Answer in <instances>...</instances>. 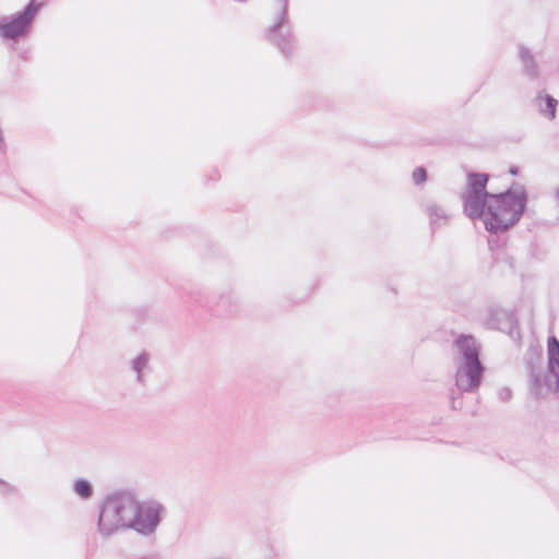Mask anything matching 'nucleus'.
<instances>
[{
	"mask_svg": "<svg viewBox=\"0 0 559 559\" xmlns=\"http://www.w3.org/2000/svg\"><path fill=\"white\" fill-rule=\"evenodd\" d=\"M555 195H556V199L559 201V187L556 189Z\"/></svg>",
	"mask_w": 559,
	"mask_h": 559,
	"instance_id": "obj_29",
	"label": "nucleus"
},
{
	"mask_svg": "<svg viewBox=\"0 0 559 559\" xmlns=\"http://www.w3.org/2000/svg\"><path fill=\"white\" fill-rule=\"evenodd\" d=\"M191 297L205 307L212 309L217 317H228L238 312L239 304L233 293L222 294L219 296H203L201 292L192 293Z\"/></svg>",
	"mask_w": 559,
	"mask_h": 559,
	"instance_id": "obj_8",
	"label": "nucleus"
},
{
	"mask_svg": "<svg viewBox=\"0 0 559 559\" xmlns=\"http://www.w3.org/2000/svg\"><path fill=\"white\" fill-rule=\"evenodd\" d=\"M44 2L29 0L19 12L0 19V37L4 40H20L29 36L33 24L44 7Z\"/></svg>",
	"mask_w": 559,
	"mask_h": 559,
	"instance_id": "obj_5",
	"label": "nucleus"
},
{
	"mask_svg": "<svg viewBox=\"0 0 559 559\" xmlns=\"http://www.w3.org/2000/svg\"><path fill=\"white\" fill-rule=\"evenodd\" d=\"M489 248L492 249L493 246H496V242L492 239L488 240Z\"/></svg>",
	"mask_w": 559,
	"mask_h": 559,
	"instance_id": "obj_28",
	"label": "nucleus"
},
{
	"mask_svg": "<svg viewBox=\"0 0 559 559\" xmlns=\"http://www.w3.org/2000/svg\"><path fill=\"white\" fill-rule=\"evenodd\" d=\"M489 248L492 249L493 246H496V242L492 239L488 240Z\"/></svg>",
	"mask_w": 559,
	"mask_h": 559,
	"instance_id": "obj_27",
	"label": "nucleus"
},
{
	"mask_svg": "<svg viewBox=\"0 0 559 559\" xmlns=\"http://www.w3.org/2000/svg\"><path fill=\"white\" fill-rule=\"evenodd\" d=\"M281 10L275 22L265 29V39L276 47L285 58H289L296 48V38L288 20V0H277Z\"/></svg>",
	"mask_w": 559,
	"mask_h": 559,
	"instance_id": "obj_7",
	"label": "nucleus"
},
{
	"mask_svg": "<svg viewBox=\"0 0 559 559\" xmlns=\"http://www.w3.org/2000/svg\"><path fill=\"white\" fill-rule=\"evenodd\" d=\"M519 58L522 62L523 73L532 81L537 80L539 78V67L531 50L521 45L519 47Z\"/></svg>",
	"mask_w": 559,
	"mask_h": 559,
	"instance_id": "obj_12",
	"label": "nucleus"
},
{
	"mask_svg": "<svg viewBox=\"0 0 559 559\" xmlns=\"http://www.w3.org/2000/svg\"><path fill=\"white\" fill-rule=\"evenodd\" d=\"M543 382L546 394L549 391L559 394V369L555 368L552 371H550L547 368V374L544 377Z\"/></svg>",
	"mask_w": 559,
	"mask_h": 559,
	"instance_id": "obj_16",
	"label": "nucleus"
},
{
	"mask_svg": "<svg viewBox=\"0 0 559 559\" xmlns=\"http://www.w3.org/2000/svg\"><path fill=\"white\" fill-rule=\"evenodd\" d=\"M509 174H510L511 176H519V175H520V167H519V166H514V165H513V166H511V167L509 168Z\"/></svg>",
	"mask_w": 559,
	"mask_h": 559,
	"instance_id": "obj_22",
	"label": "nucleus"
},
{
	"mask_svg": "<svg viewBox=\"0 0 559 559\" xmlns=\"http://www.w3.org/2000/svg\"><path fill=\"white\" fill-rule=\"evenodd\" d=\"M133 559H159V555L158 554H152V555H147V556L135 557Z\"/></svg>",
	"mask_w": 559,
	"mask_h": 559,
	"instance_id": "obj_23",
	"label": "nucleus"
},
{
	"mask_svg": "<svg viewBox=\"0 0 559 559\" xmlns=\"http://www.w3.org/2000/svg\"><path fill=\"white\" fill-rule=\"evenodd\" d=\"M166 513L165 506L157 500L139 502L134 498V508H132L131 516L128 518L124 526L142 536H151L155 534Z\"/></svg>",
	"mask_w": 559,
	"mask_h": 559,
	"instance_id": "obj_6",
	"label": "nucleus"
},
{
	"mask_svg": "<svg viewBox=\"0 0 559 559\" xmlns=\"http://www.w3.org/2000/svg\"><path fill=\"white\" fill-rule=\"evenodd\" d=\"M504 261H506V263H508L511 267H513V266H514V265H513V259H512L511 257L506 255V257H504Z\"/></svg>",
	"mask_w": 559,
	"mask_h": 559,
	"instance_id": "obj_25",
	"label": "nucleus"
},
{
	"mask_svg": "<svg viewBox=\"0 0 559 559\" xmlns=\"http://www.w3.org/2000/svg\"><path fill=\"white\" fill-rule=\"evenodd\" d=\"M150 355L146 352H142L132 360V369L136 373V381L139 383L144 382L143 370L148 366Z\"/></svg>",
	"mask_w": 559,
	"mask_h": 559,
	"instance_id": "obj_14",
	"label": "nucleus"
},
{
	"mask_svg": "<svg viewBox=\"0 0 559 559\" xmlns=\"http://www.w3.org/2000/svg\"><path fill=\"white\" fill-rule=\"evenodd\" d=\"M533 102L540 115L550 120L556 118L558 100L552 95L542 90L536 94Z\"/></svg>",
	"mask_w": 559,
	"mask_h": 559,
	"instance_id": "obj_11",
	"label": "nucleus"
},
{
	"mask_svg": "<svg viewBox=\"0 0 559 559\" xmlns=\"http://www.w3.org/2000/svg\"><path fill=\"white\" fill-rule=\"evenodd\" d=\"M428 215L431 219V224H436L438 219L447 221L448 216L442 206L438 204H430L427 207Z\"/></svg>",
	"mask_w": 559,
	"mask_h": 559,
	"instance_id": "obj_17",
	"label": "nucleus"
},
{
	"mask_svg": "<svg viewBox=\"0 0 559 559\" xmlns=\"http://www.w3.org/2000/svg\"><path fill=\"white\" fill-rule=\"evenodd\" d=\"M547 368L559 369V341L555 335L548 337L547 341Z\"/></svg>",
	"mask_w": 559,
	"mask_h": 559,
	"instance_id": "obj_13",
	"label": "nucleus"
},
{
	"mask_svg": "<svg viewBox=\"0 0 559 559\" xmlns=\"http://www.w3.org/2000/svg\"><path fill=\"white\" fill-rule=\"evenodd\" d=\"M134 495L128 490L115 491L105 497L99 512L97 527L98 532L108 537L119 528H126L128 518L134 508Z\"/></svg>",
	"mask_w": 559,
	"mask_h": 559,
	"instance_id": "obj_3",
	"label": "nucleus"
},
{
	"mask_svg": "<svg viewBox=\"0 0 559 559\" xmlns=\"http://www.w3.org/2000/svg\"><path fill=\"white\" fill-rule=\"evenodd\" d=\"M461 362L455 371V385L459 393H475L484 379L485 366L481 364L480 349L473 335L461 334L454 341Z\"/></svg>",
	"mask_w": 559,
	"mask_h": 559,
	"instance_id": "obj_2",
	"label": "nucleus"
},
{
	"mask_svg": "<svg viewBox=\"0 0 559 559\" xmlns=\"http://www.w3.org/2000/svg\"><path fill=\"white\" fill-rule=\"evenodd\" d=\"M490 176L487 173L469 171L467 174L466 190L461 194L463 213L472 221L479 219L486 214L489 195L493 192L487 190Z\"/></svg>",
	"mask_w": 559,
	"mask_h": 559,
	"instance_id": "obj_4",
	"label": "nucleus"
},
{
	"mask_svg": "<svg viewBox=\"0 0 559 559\" xmlns=\"http://www.w3.org/2000/svg\"><path fill=\"white\" fill-rule=\"evenodd\" d=\"M498 397L501 402H508L512 397V391L510 388H501L498 391Z\"/></svg>",
	"mask_w": 559,
	"mask_h": 559,
	"instance_id": "obj_21",
	"label": "nucleus"
},
{
	"mask_svg": "<svg viewBox=\"0 0 559 559\" xmlns=\"http://www.w3.org/2000/svg\"><path fill=\"white\" fill-rule=\"evenodd\" d=\"M17 492V489L11 484L0 479V493L4 497L14 495Z\"/></svg>",
	"mask_w": 559,
	"mask_h": 559,
	"instance_id": "obj_20",
	"label": "nucleus"
},
{
	"mask_svg": "<svg viewBox=\"0 0 559 559\" xmlns=\"http://www.w3.org/2000/svg\"><path fill=\"white\" fill-rule=\"evenodd\" d=\"M527 202L526 188L514 181L507 190L489 195L486 214L479 221L489 234H503L520 222L527 210Z\"/></svg>",
	"mask_w": 559,
	"mask_h": 559,
	"instance_id": "obj_1",
	"label": "nucleus"
},
{
	"mask_svg": "<svg viewBox=\"0 0 559 559\" xmlns=\"http://www.w3.org/2000/svg\"><path fill=\"white\" fill-rule=\"evenodd\" d=\"M73 491L84 500L92 498L94 493L93 485L84 478H78L74 480Z\"/></svg>",
	"mask_w": 559,
	"mask_h": 559,
	"instance_id": "obj_15",
	"label": "nucleus"
},
{
	"mask_svg": "<svg viewBox=\"0 0 559 559\" xmlns=\"http://www.w3.org/2000/svg\"><path fill=\"white\" fill-rule=\"evenodd\" d=\"M540 359V355H538L535 359H526V369L530 378L528 392L530 395L536 401L546 397V391L544 389L543 382L545 376H543Z\"/></svg>",
	"mask_w": 559,
	"mask_h": 559,
	"instance_id": "obj_10",
	"label": "nucleus"
},
{
	"mask_svg": "<svg viewBox=\"0 0 559 559\" xmlns=\"http://www.w3.org/2000/svg\"><path fill=\"white\" fill-rule=\"evenodd\" d=\"M464 392L459 393L457 386L454 384V388L450 390V402L451 408L454 411L461 409L463 406L462 394Z\"/></svg>",
	"mask_w": 559,
	"mask_h": 559,
	"instance_id": "obj_18",
	"label": "nucleus"
},
{
	"mask_svg": "<svg viewBox=\"0 0 559 559\" xmlns=\"http://www.w3.org/2000/svg\"><path fill=\"white\" fill-rule=\"evenodd\" d=\"M427 178L428 173L424 166H418L413 170L412 179L416 186L423 185Z\"/></svg>",
	"mask_w": 559,
	"mask_h": 559,
	"instance_id": "obj_19",
	"label": "nucleus"
},
{
	"mask_svg": "<svg viewBox=\"0 0 559 559\" xmlns=\"http://www.w3.org/2000/svg\"><path fill=\"white\" fill-rule=\"evenodd\" d=\"M19 57L22 58L23 60H27L28 59V50L19 51Z\"/></svg>",
	"mask_w": 559,
	"mask_h": 559,
	"instance_id": "obj_24",
	"label": "nucleus"
},
{
	"mask_svg": "<svg viewBox=\"0 0 559 559\" xmlns=\"http://www.w3.org/2000/svg\"><path fill=\"white\" fill-rule=\"evenodd\" d=\"M219 177L218 171L214 170L213 174L210 176L211 180H216Z\"/></svg>",
	"mask_w": 559,
	"mask_h": 559,
	"instance_id": "obj_26",
	"label": "nucleus"
},
{
	"mask_svg": "<svg viewBox=\"0 0 559 559\" xmlns=\"http://www.w3.org/2000/svg\"><path fill=\"white\" fill-rule=\"evenodd\" d=\"M488 325L507 333L514 341L521 340L519 320L511 310L503 308L492 309L489 313Z\"/></svg>",
	"mask_w": 559,
	"mask_h": 559,
	"instance_id": "obj_9",
	"label": "nucleus"
}]
</instances>
